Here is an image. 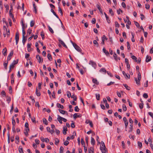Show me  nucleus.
<instances>
[{
	"instance_id": "29",
	"label": "nucleus",
	"mask_w": 153,
	"mask_h": 153,
	"mask_svg": "<svg viewBox=\"0 0 153 153\" xmlns=\"http://www.w3.org/2000/svg\"><path fill=\"white\" fill-rule=\"evenodd\" d=\"M12 124L13 126H15L16 124V122L13 117H12Z\"/></svg>"
},
{
	"instance_id": "39",
	"label": "nucleus",
	"mask_w": 153,
	"mask_h": 153,
	"mask_svg": "<svg viewBox=\"0 0 153 153\" xmlns=\"http://www.w3.org/2000/svg\"><path fill=\"white\" fill-rule=\"evenodd\" d=\"M34 23H35V22H34V21H33V20H32V21H31V22H30V26L31 27H33L34 25Z\"/></svg>"
},
{
	"instance_id": "64",
	"label": "nucleus",
	"mask_w": 153,
	"mask_h": 153,
	"mask_svg": "<svg viewBox=\"0 0 153 153\" xmlns=\"http://www.w3.org/2000/svg\"><path fill=\"white\" fill-rule=\"evenodd\" d=\"M148 114L152 118H153V113L152 112H149L148 113Z\"/></svg>"
},
{
	"instance_id": "15",
	"label": "nucleus",
	"mask_w": 153,
	"mask_h": 153,
	"mask_svg": "<svg viewBox=\"0 0 153 153\" xmlns=\"http://www.w3.org/2000/svg\"><path fill=\"white\" fill-rule=\"evenodd\" d=\"M68 129L67 127L65 126H64L63 127V134L65 135L66 134V131H67Z\"/></svg>"
},
{
	"instance_id": "4",
	"label": "nucleus",
	"mask_w": 153,
	"mask_h": 153,
	"mask_svg": "<svg viewBox=\"0 0 153 153\" xmlns=\"http://www.w3.org/2000/svg\"><path fill=\"white\" fill-rule=\"evenodd\" d=\"M122 73L123 75L125 76V77L126 79H130V75L128 74V75H127L126 74L124 71L122 72Z\"/></svg>"
},
{
	"instance_id": "35",
	"label": "nucleus",
	"mask_w": 153,
	"mask_h": 153,
	"mask_svg": "<svg viewBox=\"0 0 153 153\" xmlns=\"http://www.w3.org/2000/svg\"><path fill=\"white\" fill-rule=\"evenodd\" d=\"M123 85L126 88L127 90H130V87H128L126 84H123Z\"/></svg>"
},
{
	"instance_id": "11",
	"label": "nucleus",
	"mask_w": 153,
	"mask_h": 153,
	"mask_svg": "<svg viewBox=\"0 0 153 153\" xmlns=\"http://www.w3.org/2000/svg\"><path fill=\"white\" fill-rule=\"evenodd\" d=\"M31 44L28 43L27 45V50L28 52H30V51H32L33 49L32 48H31Z\"/></svg>"
},
{
	"instance_id": "47",
	"label": "nucleus",
	"mask_w": 153,
	"mask_h": 153,
	"mask_svg": "<svg viewBox=\"0 0 153 153\" xmlns=\"http://www.w3.org/2000/svg\"><path fill=\"white\" fill-rule=\"evenodd\" d=\"M67 96L68 97L70 98L71 97V94L69 91L67 92Z\"/></svg>"
},
{
	"instance_id": "16",
	"label": "nucleus",
	"mask_w": 153,
	"mask_h": 153,
	"mask_svg": "<svg viewBox=\"0 0 153 153\" xmlns=\"http://www.w3.org/2000/svg\"><path fill=\"white\" fill-rule=\"evenodd\" d=\"M151 60V57L149 56L148 55H147L146 56V62H149Z\"/></svg>"
},
{
	"instance_id": "51",
	"label": "nucleus",
	"mask_w": 153,
	"mask_h": 153,
	"mask_svg": "<svg viewBox=\"0 0 153 153\" xmlns=\"http://www.w3.org/2000/svg\"><path fill=\"white\" fill-rule=\"evenodd\" d=\"M97 7V8L98 9L99 11H101L102 10V9L101 8V7L100 6V5L99 4H97L96 5Z\"/></svg>"
},
{
	"instance_id": "36",
	"label": "nucleus",
	"mask_w": 153,
	"mask_h": 153,
	"mask_svg": "<svg viewBox=\"0 0 153 153\" xmlns=\"http://www.w3.org/2000/svg\"><path fill=\"white\" fill-rule=\"evenodd\" d=\"M134 22L136 27L137 28H139L140 27V25L139 23L136 21H134Z\"/></svg>"
},
{
	"instance_id": "32",
	"label": "nucleus",
	"mask_w": 153,
	"mask_h": 153,
	"mask_svg": "<svg viewBox=\"0 0 153 153\" xmlns=\"http://www.w3.org/2000/svg\"><path fill=\"white\" fill-rule=\"evenodd\" d=\"M32 30L30 29H28V30H27V35L28 34V35H29L30 34L32 33Z\"/></svg>"
},
{
	"instance_id": "46",
	"label": "nucleus",
	"mask_w": 153,
	"mask_h": 153,
	"mask_svg": "<svg viewBox=\"0 0 153 153\" xmlns=\"http://www.w3.org/2000/svg\"><path fill=\"white\" fill-rule=\"evenodd\" d=\"M81 143L82 145L85 146V142L82 138L81 139Z\"/></svg>"
},
{
	"instance_id": "25",
	"label": "nucleus",
	"mask_w": 153,
	"mask_h": 153,
	"mask_svg": "<svg viewBox=\"0 0 153 153\" xmlns=\"http://www.w3.org/2000/svg\"><path fill=\"white\" fill-rule=\"evenodd\" d=\"M11 11H12L9 10V13L10 16V17H12V19H14V17Z\"/></svg>"
},
{
	"instance_id": "1",
	"label": "nucleus",
	"mask_w": 153,
	"mask_h": 153,
	"mask_svg": "<svg viewBox=\"0 0 153 153\" xmlns=\"http://www.w3.org/2000/svg\"><path fill=\"white\" fill-rule=\"evenodd\" d=\"M71 42L75 49L78 51L80 53H81L82 51L79 47L75 43H74L72 42Z\"/></svg>"
},
{
	"instance_id": "26",
	"label": "nucleus",
	"mask_w": 153,
	"mask_h": 153,
	"mask_svg": "<svg viewBox=\"0 0 153 153\" xmlns=\"http://www.w3.org/2000/svg\"><path fill=\"white\" fill-rule=\"evenodd\" d=\"M131 58L132 59L135 61V62H137V58L134 55L132 56Z\"/></svg>"
},
{
	"instance_id": "57",
	"label": "nucleus",
	"mask_w": 153,
	"mask_h": 153,
	"mask_svg": "<svg viewBox=\"0 0 153 153\" xmlns=\"http://www.w3.org/2000/svg\"><path fill=\"white\" fill-rule=\"evenodd\" d=\"M22 37L24 38L25 37V35L26 34V33L25 31V30H22Z\"/></svg>"
},
{
	"instance_id": "8",
	"label": "nucleus",
	"mask_w": 153,
	"mask_h": 153,
	"mask_svg": "<svg viewBox=\"0 0 153 153\" xmlns=\"http://www.w3.org/2000/svg\"><path fill=\"white\" fill-rule=\"evenodd\" d=\"M47 130L51 134H52L54 132V129H52V130H51L50 127H47Z\"/></svg>"
},
{
	"instance_id": "37",
	"label": "nucleus",
	"mask_w": 153,
	"mask_h": 153,
	"mask_svg": "<svg viewBox=\"0 0 153 153\" xmlns=\"http://www.w3.org/2000/svg\"><path fill=\"white\" fill-rule=\"evenodd\" d=\"M96 99L97 100H99L100 99V95L99 94H96Z\"/></svg>"
},
{
	"instance_id": "54",
	"label": "nucleus",
	"mask_w": 153,
	"mask_h": 153,
	"mask_svg": "<svg viewBox=\"0 0 153 153\" xmlns=\"http://www.w3.org/2000/svg\"><path fill=\"white\" fill-rule=\"evenodd\" d=\"M7 100L8 102V103H9L11 101V98L10 97H7Z\"/></svg>"
},
{
	"instance_id": "27",
	"label": "nucleus",
	"mask_w": 153,
	"mask_h": 153,
	"mask_svg": "<svg viewBox=\"0 0 153 153\" xmlns=\"http://www.w3.org/2000/svg\"><path fill=\"white\" fill-rule=\"evenodd\" d=\"M43 123L46 125H48V122L47 120L45 118H43Z\"/></svg>"
},
{
	"instance_id": "38",
	"label": "nucleus",
	"mask_w": 153,
	"mask_h": 153,
	"mask_svg": "<svg viewBox=\"0 0 153 153\" xmlns=\"http://www.w3.org/2000/svg\"><path fill=\"white\" fill-rule=\"evenodd\" d=\"M100 72H105V74L106 72L105 69L104 68H101L100 70Z\"/></svg>"
},
{
	"instance_id": "58",
	"label": "nucleus",
	"mask_w": 153,
	"mask_h": 153,
	"mask_svg": "<svg viewBox=\"0 0 153 153\" xmlns=\"http://www.w3.org/2000/svg\"><path fill=\"white\" fill-rule=\"evenodd\" d=\"M143 103H140V104H139V106L140 108L141 109H142L143 108Z\"/></svg>"
},
{
	"instance_id": "28",
	"label": "nucleus",
	"mask_w": 153,
	"mask_h": 153,
	"mask_svg": "<svg viewBox=\"0 0 153 153\" xmlns=\"http://www.w3.org/2000/svg\"><path fill=\"white\" fill-rule=\"evenodd\" d=\"M71 98H73L74 101H76L77 100V97L74 94H73L71 96Z\"/></svg>"
},
{
	"instance_id": "20",
	"label": "nucleus",
	"mask_w": 153,
	"mask_h": 153,
	"mask_svg": "<svg viewBox=\"0 0 153 153\" xmlns=\"http://www.w3.org/2000/svg\"><path fill=\"white\" fill-rule=\"evenodd\" d=\"M58 110L62 114H64L66 113H67V112L66 111L62 110L59 109Z\"/></svg>"
},
{
	"instance_id": "17",
	"label": "nucleus",
	"mask_w": 153,
	"mask_h": 153,
	"mask_svg": "<svg viewBox=\"0 0 153 153\" xmlns=\"http://www.w3.org/2000/svg\"><path fill=\"white\" fill-rule=\"evenodd\" d=\"M92 82L94 83H95L97 85H99V82L96 79L93 78L92 79Z\"/></svg>"
},
{
	"instance_id": "49",
	"label": "nucleus",
	"mask_w": 153,
	"mask_h": 153,
	"mask_svg": "<svg viewBox=\"0 0 153 153\" xmlns=\"http://www.w3.org/2000/svg\"><path fill=\"white\" fill-rule=\"evenodd\" d=\"M138 146L140 148L142 147V143L141 142L138 141L137 143Z\"/></svg>"
},
{
	"instance_id": "18",
	"label": "nucleus",
	"mask_w": 153,
	"mask_h": 153,
	"mask_svg": "<svg viewBox=\"0 0 153 153\" xmlns=\"http://www.w3.org/2000/svg\"><path fill=\"white\" fill-rule=\"evenodd\" d=\"M91 143L93 145H94L95 143V140L92 137H91Z\"/></svg>"
},
{
	"instance_id": "34",
	"label": "nucleus",
	"mask_w": 153,
	"mask_h": 153,
	"mask_svg": "<svg viewBox=\"0 0 153 153\" xmlns=\"http://www.w3.org/2000/svg\"><path fill=\"white\" fill-rule=\"evenodd\" d=\"M8 63V61H7V62H6L4 63V68L6 70L7 69V64Z\"/></svg>"
},
{
	"instance_id": "22",
	"label": "nucleus",
	"mask_w": 153,
	"mask_h": 153,
	"mask_svg": "<svg viewBox=\"0 0 153 153\" xmlns=\"http://www.w3.org/2000/svg\"><path fill=\"white\" fill-rule=\"evenodd\" d=\"M7 50L6 48H4L2 51L3 54L5 56L7 54Z\"/></svg>"
},
{
	"instance_id": "24",
	"label": "nucleus",
	"mask_w": 153,
	"mask_h": 153,
	"mask_svg": "<svg viewBox=\"0 0 153 153\" xmlns=\"http://www.w3.org/2000/svg\"><path fill=\"white\" fill-rule=\"evenodd\" d=\"M47 56H48V59L49 60H50V61L52 60V56L50 54L48 53V54Z\"/></svg>"
},
{
	"instance_id": "2",
	"label": "nucleus",
	"mask_w": 153,
	"mask_h": 153,
	"mask_svg": "<svg viewBox=\"0 0 153 153\" xmlns=\"http://www.w3.org/2000/svg\"><path fill=\"white\" fill-rule=\"evenodd\" d=\"M18 63V60H14L12 62V63L10 65V69L11 68H13L14 67V65Z\"/></svg>"
},
{
	"instance_id": "10",
	"label": "nucleus",
	"mask_w": 153,
	"mask_h": 153,
	"mask_svg": "<svg viewBox=\"0 0 153 153\" xmlns=\"http://www.w3.org/2000/svg\"><path fill=\"white\" fill-rule=\"evenodd\" d=\"M81 117V115L79 114L75 113L73 115V117L74 119H76L77 117Z\"/></svg>"
},
{
	"instance_id": "48",
	"label": "nucleus",
	"mask_w": 153,
	"mask_h": 153,
	"mask_svg": "<svg viewBox=\"0 0 153 153\" xmlns=\"http://www.w3.org/2000/svg\"><path fill=\"white\" fill-rule=\"evenodd\" d=\"M113 56H114V59L116 61L117 60V56L115 53H114Z\"/></svg>"
},
{
	"instance_id": "45",
	"label": "nucleus",
	"mask_w": 153,
	"mask_h": 153,
	"mask_svg": "<svg viewBox=\"0 0 153 153\" xmlns=\"http://www.w3.org/2000/svg\"><path fill=\"white\" fill-rule=\"evenodd\" d=\"M48 29H49V30L50 31V32H51V33H54V32H53V30L51 28V27H50L49 26H48Z\"/></svg>"
},
{
	"instance_id": "12",
	"label": "nucleus",
	"mask_w": 153,
	"mask_h": 153,
	"mask_svg": "<svg viewBox=\"0 0 153 153\" xmlns=\"http://www.w3.org/2000/svg\"><path fill=\"white\" fill-rule=\"evenodd\" d=\"M104 39H105L106 40L108 39V38L105 35H103L102 38V42L101 44L104 45Z\"/></svg>"
},
{
	"instance_id": "55",
	"label": "nucleus",
	"mask_w": 153,
	"mask_h": 153,
	"mask_svg": "<svg viewBox=\"0 0 153 153\" xmlns=\"http://www.w3.org/2000/svg\"><path fill=\"white\" fill-rule=\"evenodd\" d=\"M19 150L20 153H24L23 149L22 148H19Z\"/></svg>"
},
{
	"instance_id": "9",
	"label": "nucleus",
	"mask_w": 153,
	"mask_h": 153,
	"mask_svg": "<svg viewBox=\"0 0 153 153\" xmlns=\"http://www.w3.org/2000/svg\"><path fill=\"white\" fill-rule=\"evenodd\" d=\"M102 51L107 56H108L109 55L108 52L106 50L105 48L104 47L103 48Z\"/></svg>"
},
{
	"instance_id": "43",
	"label": "nucleus",
	"mask_w": 153,
	"mask_h": 153,
	"mask_svg": "<svg viewBox=\"0 0 153 153\" xmlns=\"http://www.w3.org/2000/svg\"><path fill=\"white\" fill-rule=\"evenodd\" d=\"M123 111H126L127 110V108L125 105L123 104Z\"/></svg>"
},
{
	"instance_id": "40",
	"label": "nucleus",
	"mask_w": 153,
	"mask_h": 153,
	"mask_svg": "<svg viewBox=\"0 0 153 153\" xmlns=\"http://www.w3.org/2000/svg\"><path fill=\"white\" fill-rule=\"evenodd\" d=\"M93 43L95 44V45H97V47H98L99 45L98 44V43L97 42V41L96 40H94V41H93Z\"/></svg>"
},
{
	"instance_id": "14",
	"label": "nucleus",
	"mask_w": 153,
	"mask_h": 153,
	"mask_svg": "<svg viewBox=\"0 0 153 153\" xmlns=\"http://www.w3.org/2000/svg\"><path fill=\"white\" fill-rule=\"evenodd\" d=\"M100 149L102 153H106V147H100Z\"/></svg>"
},
{
	"instance_id": "50",
	"label": "nucleus",
	"mask_w": 153,
	"mask_h": 153,
	"mask_svg": "<svg viewBox=\"0 0 153 153\" xmlns=\"http://www.w3.org/2000/svg\"><path fill=\"white\" fill-rule=\"evenodd\" d=\"M117 12L118 14L119 15L120 14V12H121L122 13H123V11L121 10L120 9H119V10H117Z\"/></svg>"
},
{
	"instance_id": "31",
	"label": "nucleus",
	"mask_w": 153,
	"mask_h": 153,
	"mask_svg": "<svg viewBox=\"0 0 153 153\" xmlns=\"http://www.w3.org/2000/svg\"><path fill=\"white\" fill-rule=\"evenodd\" d=\"M59 140L58 139L56 138L55 139V144L56 145H57L59 143Z\"/></svg>"
},
{
	"instance_id": "13",
	"label": "nucleus",
	"mask_w": 153,
	"mask_h": 153,
	"mask_svg": "<svg viewBox=\"0 0 153 153\" xmlns=\"http://www.w3.org/2000/svg\"><path fill=\"white\" fill-rule=\"evenodd\" d=\"M134 78L135 80L136 84L137 85H140V80H141V78H138L137 79V78L135 77Z\"/></svg>"
},
{
	"instance_id": "30",
	"label": "nucleus",
	"mask_w": 153,
	"mask_h": 153,
	"mask_svg": "<svg viewBox=\"0 0 153 153\" xmlns=\"http://www.w3.org/2000/svg\"><path fill=\"white\" fill-rule=\"evenodd\" d=\"M58 9L59 12L60 13L61 15L62 16L63 15V13L62 11L61 8L60 7H58Z\"/></svg>"
},
{
	"instance_id": "7",
	"label": "nucleus",
	"mask_w": 153,
	"mask_h": 153,
	"mask_svg": "<svg viewBox=\"0 0 153 153\" xmlns=\"http://www.w3.org/2000/svg\"><path fill=\"white\" fill-rule=\"evenodd\" d=\"M36 58L38 60V62L39 63H40L41 62H43L42 59H41V57L39 56V55H36Z\"/></svg>"
},
{
	"instance_id": "6",
	"label": "nucleus",
	"mask_w": 153,
	"mask_h": 153,
	"mask_svg": "<svg viewBox=\"0 0 153 153\" xmlns=\"http://www.w3.org/2000/svg\"><path fill=\"white\" fill-rule=\"evenodd\" d=\"M13 54V51H11L9 54L8 55L7 57V61H8L10 60L11 58V57L12 56Z\"/></svg>"
},
{
	"instance_id": "33",
	"label": "nucleus",
	"mask_w": 153,
	"mask_h": 153,
	"mask_svg": "<svg viewBox=\"0 0 153 153\" xmlns=\"http://www.w3.org/2000/svg\"><path fill=\"white\" fill-rule=\"evenodd\" d=\"M64 148L62 146H61L60 148L59 153H63Z\"/></svg>"
},
{
	"instance_id": "59",
	"label": "nucleus",
	"mask_w": 153,
	"mask_h": 153,
	"mask_svg": "<svg viewBox=\"0 0 153 153\" xmlns=\"http://www.w3.org/2000/svg\"><path fill=\"white\" fill-rule=\"evenodd\" d=\"M114 82H111L107 84V85L108 86H110L111 85L114 84Z\"/></svg>"
},
{
	"instance_id": "60",
	"label": "nucleus",
	"mask_w": 153,
	"mask_h": 153,
	"mask_svg": "<svg viewBox=\"0 0 153 153\" xmlns=\"http://www.w3.org/2000/svg\"><path fill=\"white\" fill-rule=\"evenodd\" d=\"M69 142L67 140H66L64 143V144L65 146H67L69 144Z\"/></svg>"
},
{
	"instance_id": "19",
	"label": "nucleus",
	"mask_w": 153,
	"mask_h": 153,
	"mask_svg": "<svg viewBox=\"0 0 153 153\" xmlns=\"http://www.w3.org/2000/svg\"><path fill=\"white\" fill-rule=\"evenodd\" d=\"M15 40H19V35L18 32H17L16 33Z\"/></svg>"
},
{
	"instance_id": "3",
	"label": "nucleus",
	"mask_w": 153,
	"mask_h": 153,
	"mask_svg": "<svg viewBox=\"0 0 153 153\" xmlns=\"http://www.w3.org/2000/svg\"><path fill=\"white\" fill-rule=\"evenodd\" d=\"M89 64H91L94 68H95L97 67V65L96 63L92 61H90L89 62Z\"/></svg>"
},
{
	"instance_id": "61",
	"label": "nucleus",
	"mask_w": 153,
	"mask_h": 153,
	"mask_svg": "<svg viewBox=\"0 0 153 153\" xmlns=\"http://www.w3.org/2000/svg\"><path fill=\"white\" fill-rule=\"evenodd\" d=\"M96 22V20L95 18H94L92 19L91 23L93 24H94Z\"/></svg>"
},
{
	"instance_id": "62",
	"label": "nucleus",
	"mask_w": 153,
	"mask_h": 153,
	"mask_svg": "<svg viewBox=\"0 0 153 153\" xmlns=\"http://www.w3.org/2000/svg\"><path fill=\"white\" fill-rule=\"evenodd\" d=\"M143 96L145 98H147L148 97V95L146 93L144 94Z\"/></svg>"
},
{
	"instance_id": "41",
	"label": "nucleus",
	"mask_w": 153,
	"mask_h": 153,
	"mask_svg": "<svg viewBox=\"0 0 153 153\" xmlns=\"http://www.w3.org/2000/svg\"><path fill=\"white\" fill-rule=\"evenodd\" d=\"M104 14L105 16V17L107 21V22L109 23V22H108V21H109V18L108 16H107L106 14L105 13H104Z\"/></svg>"
},
{
	"instance_id": "44",
	"label": "nucleus",
	"mask_w": 153,
	"mask_h": 153,
	"mask_svg": "<svg viewBox=\"0 0 153 153\" xmlns=\"http://www.w3.org/2000/svg\"><path fill=\"white\" fill-rule=\"evenodd\" d=\"M123 120L124 122V123H128V121L127 120L126 118V117H124L123 118Z\"/></svg>"
},
{
	"instance_id": "52",
	"label": "nucleus",
	"mask_w": 153,
	"mask_h": 153,
	"mask_svg": "<svg viewBox=\"0 0 153 153\" xmlns=\"http://www.w3.org/2000/svg\"><path fill=\"white\" fill-rule=\"evenodd\" d=\"M109 13L111 14L112 16H113L114 14L113 12L111 9H109Z\"/></svg>"
},
{
	"instance_id": "42",
	"label": "nucleus",
	"mask_w": 153,
	"mask_h": 153,
	"mask_svg": "<svg viewBox=\"0 0 153 153\" xmlns=\"http://www.w3.org/2000/svg\"><path fill=\"white\" fill-rule=\"evenodd\" d=\"M79 108H78L77 106H76L75 107L74 111L76 112H78L79 111Z\"/></svg>"
},
{
	"instance_id": "63",
	"label": "nucleus",
	"mask_w": 153,
	"mask_h": 153,
	"mask_svg": "<svg viewBox=\"0 0 153 153\" xmlns=\"http://www.w3.org/2000/svg\"><path fill=\"white\" fill-rule=\"evenodd\" d=\"M89 150H90L91 152L92 153H94V149L93 147H91L89 149Z\"/></svg>"
},
{
	"instance_id": "5",
	"label": "nucleus",
	"mask_w": 153,
	"mask_h": 153,
	"mask_svg": "<svg viewBox=\"0 0 153 153\" xmlns=\"http://www.w3.org/2000/svg\"><path fill=\"white\" fill-rule=\"evenodd\" d=\"M58 40L60 44H61L63 46V47L66 48H67V46L65 45L64 42L62 41L59 38Z\"/></svg>"
},
{
	"instance_id": "53",
	"label": "nucleus",
	"mask_w": 153,
	"mask_h": 153,
	"mask_svg": "<svg viewBox=\"0 0 153 153\" xmlns=\"http://www.w3.org/2000/svg\"><path fill=\"white\" fill-rule=\"evenodd\" d=\"M127 48L128 50H130V45L129 44V42H127Z\"/></svg>"
},
{
	"instance_id": "21",
	"label": "nucleus",
	"mask_w": 153,
	"mask_h": 153,
	"mask_svg": "<svg viewBox=\"0 0 153 153\" xmlns=\"http://www.w3.org/2000/svg\"><path fill=\"white\" fill-rule=\"evenodd\" d=\"M58 117L57 118L58 121H59V122L61 124H62V117L60 116L59 115H58Z\"/></svg>"
},
{
	"instance_id": "56",
	"label": "nucleus",
	"mask_w": 153,
	"mask_h": 153,
	"mask_svg": "<svg viewBox=\"0 0 153 153\" xmlns=\"http://www.w3.org/2000/svg\"><path fill=\"white\" fill-rule=\"evenodd\" d=\"M40 35H41V36L42 37V39H44L45 37H44V34L43 33V32H41Z\"/></svg>"
},
{
	"instance_id": "23",
	"label": "nucleus",
	"mask_w": 153,
	"mask_h": 153,
	"mask_svg": "<svg viewBox=\"0 0 153 153\" xmlns=\"http://www.w3.org/2000/svg\"><path fill=\"white\" fill-rule=\"evenodd\" d=\"M58 108H60L61 109L64 108V106L62 105H61L60 104L57 103L56 104Z\"/></svg>"
}]
</instances>
